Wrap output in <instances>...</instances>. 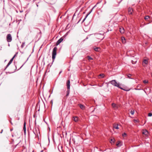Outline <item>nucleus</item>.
Instances as JSON below:
<instances>
[{
	"label": "nucleus",
	"instance_id": "1",
	"mask_svg": "<svg viewBox=\"0 0 152 152\" xmlns=\"http://www.w3.org/2000/svg\"><path fill=\"white\" fill-rule=\"evenodd\" d=\"M109 83L113 85V86H116L121 89L126 91H129V90H125L123 89L121 86L120 84L119 83H117L115 80H112L109 82Z\"/></svg>",
	"mask_w": 152,
	"mask_h": 152
},
{
	"label": "nucleus",
	"instance_id": "2",
	"mask_svg": "<svg viewBox=\"0 0 152 152\" xmlns=\"http://www.w3.org/2000/svg\"><path fill=\"white\" fill-rule=\"evenodd\" d=\"M57 50V48L56 47H55L53 50L52 53V58L53 61H54L56 55V51Z\"/></svg>",
	"mask_w": 152,
	"mask_h": 152
},
{
	"label": "nucleus",
	"instance_id": "3",
	"mask_svg": "<svg viewBox=\"0 0 152 152\" xmlns=\"http://www.w3.org/2000/svg\"><path fill=\"white\" fill-rule=\"evenodd\" d=\"M7 40L8 42H10L12 40V38L11 35L10 34H8L7 36Z\"/></svg>",
	"mask_w": 152,
	"mask_h": 152
},
{
	"label": "nucleus",
	"instance_id": "4",
	"mask_svg": "<svg viewBox=\"0 0 152 152\" xmlns=\"http://www.w3.org/2000/svg\"><path fill=\"white\" fill-rule=\"evenodd\" d=\"M112 106L114 109L115 110L117 109L120 107L119 105H117L114 103H113L112 104Z\"/></svg>",
	"mask_w": 152,
	"mask_h": 152
},
{
	"label": "nucleus",
	"instance_id": "5",
	"mask_svg": "<svg viewBox=\"0 0 152 152\" xmlns=\"http://www.w3.org/2000/svg\"><path fill=\"white\" fill-rule=\"evenodd\" d=\"M142 133L143 134L145 135L146 136H147L148 134V131L145 129H144L142 130Z\"/></svg>",
	"mask_w": 152,
	"mask_h": 152
},
{
	"label": "nucleus",
	"instance_id": "6",
	"mask_svg": "<svg viewBox=\"0 0 152 152\" xmlns=\"http://www.w3.org/2000/svg\"><path fill=\"white\" fill-rule=\"evenodd\" d=\"M97 37L99 39L102 40L104 38V35L101 34H99L97 35Z\"/></svg>",
	"mask_w": 152,
	"mask_h": 152
},
{
	"label": "nucleus",
	"instance_id": "7",
	"mask_svg": "<svg viewBox=\"0 0 152 152\" xmlns=\"http://www.w3.org/2000/svg\"><path fill=\"white\" fill-rule=\"evenodd\" d=\"M34 133L36 135L38 134V133H39V129L35 128L34 130Z\"/></svg>",
	"mask_w": 152,
	"mask_h": 152
},
{
	"label": "nucleus",
	"instance_id": "8",
	"mask_svg": "<svg viewBox=\"0 0 152 152\" xmlns=\"http://www.w3.org/2000/svg\"><path fill=\"white\" fill-rule=\"evenodd\" d=\"M63 40V39L61 37L59 39H58V41L56 43V46L60 44V43H61Z\"/></svg>",
	"mask_w": 152,
	"mask_h": 152
},
{
	"label": "nucleus",
	"instance_id": "9",
	"mask_svg": "<svg viewBox=\"0 0 152 152\" xmlns=\"http://www.w3.org/2000/svg\"><path fill=\"white\" fill-rule=\"evenodd\" d=\"M128 13L129 14H132L133 11V9L130 7L128 8Z\"/></svg>",
	"mask_w": 152,
	"mask_h": 152
},
{
	"label": "nucleus",
	"instance_id": "10",
	"mask_svg": "<svg viewBox=\"0 0 152 152\" xmlns=\"http://www.w3.org/2000/svg\"><path fill=\"white\" fill-rule=\"evenodd\" d=\"M119 31L121 34H123L124 33L125 30L123 27H121L119 28Z\"/></svg>",
	"mask_w": 152,
	"mask_h": 152
},
{
	"label": "nucleus",
	"instance_id": "11",
	"mask_svg": "<svg viewBox=\"0 0 152 152\" xmlns=\"http://www.w3.org/2000/svg\"><path fill=\"white\" fill-rule=\"evenodd\" d=\"M66 85L67 89H70V81L69 80H67L66 82Z\"/></svg>",
	"mask_w": 152,
	"mask_h": 152
},
{
	"label": "nucleus",
	"instance_id": "12",
	"mask_svg": "<svg viewBox=\"0 0 152 152\" xmlns=\"http://www.w3.org/2000/svg\"><path fill=\"white\" fill-rule=\"evenodd\" d=\"M121 39L122 43L124 44H125L126 42V41L125 37H121Z\"/></svg>",
	"mask_w": 152,
	"mask_h": 152
},
{
	"label": "nucleus",
	"instance_id": "13",
	"mask_svg": "<svg viewBox=\"0 0 152 152\" xmlns=\"http://www.w3.org/2000/svg\"><path fill=\"white\" fill-rule=\"evenodd\" d=\"M116 145L118 147H120L121 145V143L120 141H118L116 142Z\"/></svg>",
	"mask_w": 152,
	"mask_h": 152
},
{
	"label": "nucleus",
	"instance_id": "14",
	"mask_svg": "<svg viewBox=\"0 0 152 152\" xmlns=\"http://www.w3.org/2000/svg\"><path fill=\"white\" fill-rule=\"evenodd\" d=\"M26 122H25V121H24V125H23V129L24 133H26Z\"/></svg>",
	"mask_w": 152,
	"mask_h": 152
},
{
	"label": "nucleus",
	"instance_id": "15",
	"mask_svg": "<svg viewBox=\"0 0 152 152\" xmlns=\"http://www.w3.org/2000/svg\"><path fill=\"white\" fill-rule=\"evenodd\" d=\"M73 120L75 122H77L78 121V117L77 116H74L73 117Z\"/></svg>",
	"mask_w": 152,
	"mask_h": 152
},
{
	"label": "nucleus",
	"instance_id": "16",
	"mask_svg": "<svg viewBox=\"0 0 152 152\" xmlns=\"http://www.w3.org/2000/svg\"><path fill=\"white\" fill-rule=\"evenodd\" d=\"M79 105L81 109L82 110H84L85 109V107L83 105L80 104H79Z\"/></svg>",
	"mask_w": 152,
	"mask_h": 152
},
{
	"label": "nucleus",
	"instance_id": "17",
	"mask_svg": "<svg viewBox=\"0 0 152 152\" xmlns=\"http://www.w3.org/2000/svg\"><path fill=\"white\" fill-rule=\"evenodd\" d=\"M113 127L115 129H119L118 127V124H114L113 125Z\"/></svg>",
	"mask_w": 152,
	"mask_h": 152
},
{
	"label": "nucleus",
	"instance_id": "18",
	"mask_svg": "<svg viewBox=\"0 0 152 152\" xmlns=\"http://www.w3.org/2000/svg\"><path fill=\"white\" fill-rule=\"evenodd\" d=\"M115 141V139L113 138L111 139L110 141V142L112 144H114Z\"/></svg>",
	"mask_w": 152,
	"mask_h": 152
},
{
	"label": "nucleus",
	"instance_id": "19",
	"mask_svg": "<svg viewBox=\"0 0 152 152\" xmlns=\"http://www.w3.org/2000/svg\"><path fill=\"white\" fill-rule=\"evenodd\" d=\"M94 50L96 51H99L100 50V48L99 47H96L94 48Z\"/></svg>",
	"mask_w": 152,
	"mask_h": 152
},
{
	"label": "nucleus",
	"instance_id": "20",
	"mask_svg": "<svg viewBox=\"0 0 152 152\" xmlns=\"http://www.w3.org/2000/svg\"><path fill=\"white\" fill-rule=\"evenodd\" d=\"M148 63V61L146 59H145L143 62V65H144V64H146Z\"/></svg>",
	"mask_w": 152,
	"mask_h": 152
},
{
	"label": "nucleus",
	"instance_id": "21",
	"mask_svg": "<svg viewBox=\"0 0 152 152\" xmlns=\"http://www.w3.org/2000/svg\"><path fill=\"white\" fill-rule=\"evenodd\" d=\"M70 92V89H68L67 91H66V96H67L69 94Z\"/></svg>",
	"mask_w": 152,
	"mask_h": 152
},
{
	"label": "nucleus",
	"instance_id": "22",
	"mask_svg": "<svg viewBox=\"0 0 152 152\" xmlns=\"http://www.w3.org/2000/svg\"><path fill=\"white\" fill-rule=\"evenodd\" d=\"M127 76L128 77V78L129 79H132V78H131V77L132 76L131 74H129L127 75Z\"/></svg>",
	"mask_w": 152,
	"mask_h": 152
},
{
	"label": "nucleus",
	"instance_id": "23",
	"mask_svg": "<svg viewBox=\"0 0 152 152\" xmlns=\"http://www.w3.org/2000/svg\"><path fill=\"white\" fill-rule=\"evenodd\" d=\"M25 46V42H23L22 43V45H21V48H24V47Z\"/></svg>",
	"mask_w": 152,
	"mask_h": 152
},
{
	"label": "nucleus",
	"instance_id": "24",
	"mask_svg": "<svg viewBox=\"0 0 152 152\" xmlns=\"http://www.w3.org/2000/svg\"><path fill=\"white\" fill-rule=\"evenodd\" d=\"M12 63V61H10L9 62V63H8V64L7 65L6 67V68H7Z\"/></svg>",
	"mask_w": 152,
	"mask_h": 152
},
{
	"label": "nucleus",
	"instance_id": "25",
	"mask_svg": "<svg viewBox=\"0 0 152 152\" xmlns=\"http://www.w3.org/2000/svg\"><path fill=\"white\" fill-rule=\"evenodd\" d=\"M16 53L15 54V55L13 56V57L11 59V60H10V61H12V62L14 58H15V57L16 56Z\"/></svg>",
	"mask_w": 152,
	"mask_h": 152
},
{
	"label": "nucleus",
	"instance_id": "26",
	"mask_svg": "<svg viewBox=\"0 0 152 152\" xmlns=\"http://www.w3.org/2000/svg\"><path fill=\"white\" fill-rule=\"evenodd\" d=\"M14 149V147H12L11 148H10V150H12V151H9V152H14L13 151V150Z\"/></svg>",
	"mask_w": 152,
	"mask_h": 152
},
{
	"label": "nucleus",
	"instance_id": "27",
	"mask_svg": "<svg viewBox=\"0 0 152 152\" xmlns=\"http://www.w3.org/2000/svg\"><path fill=\"white\" fill-rule=\"evenodd\" d=\"M116 44H118V46H121V44L119 42H116Z\"/></svg>",
	"mask_w": 152,
	"mask_h": 152
},
{
	"label": "nucleus",
	"instance_id": "28",
	"mask_svg": "<svg viewBox=\"0 0 152 152\" xmlns=\"http://www.w3.org/2000/svg\"><path fill=\"white\" fill-rule=\"evenodd\" d=\"M150 18V17L149 16H146L145 17V20H147V19H148V18Z\"/></svg>",
	"mask_w": 152,
	"mask_h": 152
},
{
	"label": "nucleus",
	"instance_id": "29",
	"mask_svg": "<svg viewBox=\"0 0 152 152\" xmlns=\"http://www.w3.org/2000/svg\"><path fill=\"white\" fill-rule=\"evenodd\" d=\"M99 76H101L102 78H103L104 76V75L103 74H101L99 75Z\"/></svg>",
	"mask_w": 152,
	"mask_h": 152
},
{
	"label": "nucleus",
	"instance_id": "30",
	"mask_svg": "<svg viewBox=\"0 0 152 152\" xmlns=\"http://www.w3.org/2000/svg\"><path fill=\"white\" fill-rule=\"evenodd\" d=\"M130 113L132 115H133L134 113V110H131L130 111Z\"/></svg>",
	"mask_w": 152,
	"mask_h": 152
},
{
	"label": "nucleus",
	"instance_id": "31",
	"mask_svg": "<svg viewBox=\"0 0 152 152\" xmlns=\"http://www.w3.org/2000/svg\"><path fill=\"white\" fill-rule=\"evenodd\" d=\"M148 81L147 80H144L143 81V82L145 83V84H146V83H148Z\"/></svg>",
	"mask_w": 152,
	"mask_h": 152
},
{
	"label": "nucleus",
	"instance_id": "32",
	"mask_svg": "<svg viewBox=\"0 0 152 152\" xmlns=\"http://www.w3.org/2000/svg\"><path fill=\"white\" fill-rule=\"evenodd\" d=\"M134 121V122L135 123H136V122H139V121L138 120H135V119H134V120H133Z\"/></svg>",
	"mask_w": 152,
	"mask_h": 152
},
{
	"label": "nucleus",
	"instance_id": "33",
	"mask_svg": "<svg viewBox=\"0 0 152 152\" xmlns=\"http://www.w3.org/2000/svg\"><path fill=\"white\" fill-rule=\"evenodd\" d=\"M87 57H88V60H89L93 59L90 56H88Z\"/></svg>",
	"mask_w": 152,
	"mask_h": 152
},
{
	"label": "nucleus",
	"instance_id": "34",
	"mask_svg": "<svg viewBox=\"0 0 152 152\" xmlns=\"http://www.w3.org/2000/svg\"><path fill=\"white\" fill-rule=\"evenodd\" d=\"M126 133H124L123 134H122V136H123V137H126Z\"/></svg>",
	"mask_w": 152,
	"mask_h": 152
},
{
	"label": "nucleus",
	"instance_id": "35",
	"mask_svg": "<svg viewBox=\"0 0 152 152\" xmlns=\"http://www.w3.org/2000/svg\"><path fill=\"white\" fill-rule=\"evenodd\" d=\"M152 115V113H149L148 114V116H151Z\"/></svg>",
	"mask_w": 152,
	"mask_h": 152
},
{
	"label": "nucleus",
	"instance_id": "36",
	"mask_svg": "<svg viewBox=\"0 0 152 152\" xmlns=\"http://www.w3.org/2000/svg\"><path fill=\"white\" fill-rule=\"evenodd\" d=\"M88 16V14H87V15H86V17H85V18L83 20V22L84 21V20H85L86 19V17H87V16Z\"/></svg>",
	"mask_w": 152,
	"mask_h": 152
},
{
	"label": "nucleus",
	"instance_id": "37",
	"mask_svg": "<svg viewBox=\"0 0 152 152\" xmlns=\"http://www.w3.org/2000/svg\"><path fill=\"white\" fill-rule=\"evenodd\" d=\"M140 87V85H138L137 86V88H138V87Z\"/></svg>",
	"mask_w": 152,
	"mask_h": 152
},
{
	"label": "nucleus",
	"instance_id": "38",
	"mask_svg": "<svg viewBox=\"0 0 152 152\" xmlns=\"http://www.w3.org/2000/svg\"><path fill=\"white\" fill-rule=\"evenodd\" d=\"M99 3H97L95 5V6L93 7V8H94V7H96V5H97V4H98Z\"/></svg>",
	"mask_w": 152,
	"mask_h": 152
},
{
	"label": "nucleus",
	"instance_id": "39",
	"mask_svg": "<svg viewBox=\"0 0 152 152\" xmlns=\"http://www.w3.org/2000/svg\"><path fill=\"white\" fill-rule=\"evenodd\" d=\"M135 90H140V89L139 88V89H137V88H135Z\"/></svg>",
	"mask_w": 152,
	"mask_h": 152
},
{
	"label": "nucleus",
	"instance_id": "40",
	"mask_svg": "<svg viewBox=\"0 0 152 152\" xmlns=\"http://www.w3.org/2000/svg\"><path fill=\"white\" fill-rule=\"evenodd\" d=\"M13 129H10V131H12V130H13Z\"/></svg>",
	"mask_w": 152,
	"mask_h": 152
},
{
	"label": "nucleus",
	"instance_id": "41",
	"mask_svg": "<svg viewBox=\"0 0 152 152\" xmlns=\"http://www.w3.org/2000/svg\"><path fill=\"white\" fill-rule=\"evenodd\" d=\"M123 89H125V90H129V91L130 90V89H126V88H123Z\"/></svg>",
	"mask_w": 152,
	"mask_h": 152
},
{
	"label": "nucleus",
	"instance_id": "42",
	"mask_svg": "<svg viewBox=\"0 0 152 152\" xmlns=\"http://www.w3.org/2000/svg\"><path fill=\"white\" fill-rule=\"evenodd\" d=\"M10 123L12 125H13L11 121L10 122Z\"/></svg>",
	"mask_w": 152,
	"mask_h": 152
},
{
	"label": "nucleus",
	"instance_id": "43",
	"mask_svg": "<svg viewBox=\"0 0 152 152\" xmlns=\"http://www.w3.org/2000/svg\"><path fill=\"white\" fill-rule=\"evenodd\" d=\"M43 150H42L41 151V152H43Z\"/></svg>",
	"mask_w": 152,
	"mask_h": 152
},
{
	"label": "nucleus",
	"instance_id": "44",
	"mask_svg": "<svg viewBox=\"0 0 152 152\" xmlns=\"http://www.w3.org/2000/svg\"><path fill=\"white\" fill-rule=\"evenodd\" d=\"M2 131H3V130H1V132L0 133H2Z\"/></svg>",
	"mask_w": 152,
	"mask_h": 152
},
{
	"label": "nucleus",
	"instance_id": "45",
	"mask_svg": "<svg viewBox=\"0 0 152 152\" xmlns=\"http://www.w3.org/2000/svg\"><path fill=\"white\" fill-rule=\"evenodd\" d=\"M61 72H60V73H59V74H60V73H61Z\"/></svg>",
	"mask_w": 152,
	"mask_h": 152
}]
</instances>
